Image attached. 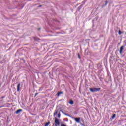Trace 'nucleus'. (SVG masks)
<instances>
[{"mask_svg": "<svg viewBox=\"0 0 126 126\" xmlns=\"http://www.w3.org/2000/svg\"><path fill=\"white\" fill-rule=\"evenodd\" d=\"M119 35H121L122 34V32L121 31H119Z\"/></svg>", "mask_w": 126, "mask_h": 126, "instance_id": "11", "label": "nucleus"}, {"mask_svg": "<svg viewBox=\"0 0 126 126\" xmlns=\"http://www.w3.org/2000/svg\"><path fill=\"white\" fill-rule=\"evenodd\" d=\"M78 58L79 59H80V56H79V55H78Z\"/></svg>", "mask_w": 126, "mask_h": 126, "instance_id": "16", "label": "nucleus"}, {"mask_svg": "<svg viewBox=\"0 0 126 126\" xmlns=\"http://www.w3.org/2000/svg\"><path fill=\"white\" fill-rule=\"evenodd\" d=\"M115 117H116V114H114L112 116V119H115Z\"/></svg>", "mask_w": 126, "mask_h": 126, "instance_id": "10", "label": "nucleus"}, {"mask_svg": "<svg viewBox=\"0 0 126 126\" xmlns=\"http://www.w3.org/2000/svg\"><path fill=\"white\" fill-rule=\"evenodd\" d=\"M123 50H124V46H122L120 48V53L121 54H122L123 53Z\"/></svg>", "mask_w": 126, "mask_h": 126, "instance_id": "6", "label": "nucleus"}, {"mask_svg": "<svg viewBox=\"0 0 126 126\" xmlns=\"http://www.w3.org/2000/svg\"><path fill=\"white\" fill-rule=\"evenodd\" d=\"M61 126H65V125L64 124H62Z\"/></svg>", "mask_w": 126, "mask_h": 126, "instance_id": "14", "label": "nucleus"}, {"mask_svg": "<svg viewBox=\"0 0 126 126\" xmlns=\"http://www.w3.org/2000/svg\"><path fill=\"white\" fill-rule=\"evenodd\" d=\"M75 121L77 123H79L80 122V118H75Z\"/></svg>", "mask_w": 126, "mask_h": 126, "instance_id": "5", "label": "nucleus"}, {"mask_svg": "<svg viewBox=\"0 0 126 126\" xmlns=\"http://www.w3.org/2000/svg\"><path fill=\"white\" fill-rule=\"evenodd\" d=\"M90 90L91 92H93V93L97 92V91L101 90V88H90Z\"/></svg>", "mask_w": 126, "mask_h": 126, "instance_id": "1", "label": "nucleus"}, {"mask_svg": "<svg viewBox=\"0 0 126 126\" xmlns=\"http://www.w3.org/2000/svg\"><path fill=\"white\" fill-rule=\"evenodd\" d=\"M20 112H22V109H19L18 110H17L15 112V114H16L17 115L19 114V113H20Z\"/></svg>", "mask_w": 126, "mask_h": 126, "instance_id": "4", "label": "nucleus"}, {"mask_svg": "<svg viewBox=\"0 0 126 126\" xmlns=\"http://www.w3.org/2000/svg\"><path fill=\"white\" fill-rule=\"evenodd\" d=\"M58 118H61V114H58Z\"/></svg>", "mask_w": 126, "mask_h": 126, "instance_id": "12", "label": "nucleus"}, {"mask_svg": "<svg viewBox=\"0 0 126 126\" xmlns=\"http://www.w3.org/2000/svg\"><path fill=\"white\" fill-rule=\"evenodd\" d=\"M107 3H108V2H106L105 3V5H107Z\"/></svg>", "mask_w": 126, "mask_h": 126, "instance_id": "17", "label": "nucleus"}, {"mask_svg": "<svg viewBox=\"0 0 126 126\" xmlns=\"http://www.w3.org/2000/svg\"><path fill=\"white\" fill-rule=\"evenodd\" d=\"M58 114V111H56L54 113V115H57Z\"/></svg>", "mask_w": 126, "mask_h": 126, "instance_id": "13", "label": "nucleus"}, {"mask_svg": "<svg viewBox=\"0 0 126 126\" xmlns=\"http://www.w3.org/2000/svg\"><path fill=\"white\" fill-rule=\"evenodd\" d=\"M20 85H21L20 83H19L17 85V90L18 92H19V91H20Z\"/></svg>", "mask_w": 126, "mask_h": 126, "instance_id": "3", "label": "nucleus"}, {"mask_svg": "<svg viewBox=\"0 0 126 126\" xmlns=\"http://www.w3.org/2000/svg\"><path fill=\"white\" fill-rule=\"evenodd\" d=\"M37 95H38V93H36L35 96H37Z\"/></svg>", "mask_w": 126, "mask_h": 126, "instance_id": "15", "label": "nucleus"}, {"mask_svg": "<svg viewBox=\"0 0 126 126\" xmlns=\"http://www.w3.org/2000/svg\"><path fill=\"white\" fill-rule=\"evenodd\" d=\"M69 104H70V105H73V101L72 100H70V101L69 102Z\"/></svg>", "mask_w": 126, "mask_h": 126, "instance_id": "7", "label": "nucleus"}, {"mask_svg": "<svg viewBox=\"0 0 126 126\" xmlns=\"http://www.w3.org/2000/svg\"><path fill=\"white\" fill-rule=\"evenodd\" d=\"M55 126H59L60 125V120L58 119L57 118H55Z\"/></svg>", "mask_w": 126, "mask_h": 126, "instance_id": "2", "label": "nucleus"}, {"mask_svg": "<svg viewBox=\"0 0 126 126\" xmlns=\"http://www.w3.org/2000/svg\"><path fill=\"white\" fill-rule=\"evenodd\" d=\"M50 123L48 122L46 123V124L45 125V126H48L50 125Z\"/></svg>", "mask_w": 126, "mask_h": 126, "instance_id": "8", "label": "nucleus"}, {"mask_svg": "<svg viewBox=\"0 0 126 126\" xmlns=\"http://www.w3.org/2000/svg\"><path fill=\"white\" fill-rule=\"evenodd\" d=\"M61 94H63V92H59L58 94V96H60V95H61Z\"/></svg>", "mask_w": 126, "mask_h": 126, "instance_id": "9", "label": "nucleus"}]
</instances>
